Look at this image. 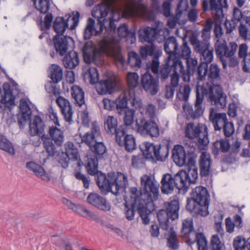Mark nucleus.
Segmentation results:
<instances>
[{
	"label": "nucleus",
	"mask_w": 250,
	"mask_h": 250,
	"mask_svg": "<svg viewBox=\"0 0 250 250\" xmlns=\"http://www.w3.org/2000/svg\"><path fill=\"white\" fill-rule=\"evenodd\" d=\"M102 104L103 108L108 111H112L116 108L115 101L107 98L103 99Z\"/></svg>",
	"instance_id": "680f3d73"
},
{
	"label": "nucleus",
	"mask_w": 250,
	"mask_h": 250,
	"mask_svg": "<svg viewBox=\"0 0 250 250\" xmlns=\"http://www.w3.org/2000/svg\"><path fill=\"white\" fill-rule=\"evenodd\" d=\"M118 122L117 119L113 116H108L104 120V129L109 134H116L118 131H123L120 128L117 129Z\"/></svg>",
	"instance_id": "f704fd0d"
},
{
	"label": "nucleus",
	"mask_w": 250,
	"mask_h": 250,
	"mask_svg": "<svg viewBox=\"0 0 250 250\" xmlns=\"http://www.w3.org/2000/svg\"><path fill=\"white\" fill-rule=\"evenodd\" d=\"M229 46V48L227 46L226 41L219 40L215 44L216 54L222 61L224 68L227 67V64L224 61L223 58L234 55L238 47L237 44L234 42H230Z\"/></svg>",
	"instance_id": "f3484780"
},
{
	"label": "nucleus",
	"mask_w": 250,
	"mask_h": 250,
	"mask_svg": "<svg viewBox=\"0 0 250 250\" xmlns=\"http://www.w3.org/2000/svg\"><path fill=\"white\" fill-rule=\"evenodd\" d=\"M49 76L54 83H58L62 78V69L57 64H52L49 69Z\"/></svg>",
	"instance_id": "4c0bfd02"
},
{
	"label": "nucleus",
	"mask_w": 250,
	"mask_h": 250,
	"mask_svg": "<svg viewBox=\"0 0 250 250\" xmlns=\"http://www.w3.org/2000/svg\"><path fill=\"white\" fill-rule=\"evenodd\" d=\"M53 27L58 35L63 33L66 28L64 19L62 17L57 18L54 21Z\"/></svg>",
	"instance_id": "603ef678"
},
{
	"label": "nucleus",
	"mask_w": 250,
	"mask_h": 250,
	"mask_svg": "<svg viewBox=\"0 0 250 250\" xmlns=\"http://www.w3.org/2000/svg\"><path fill=\"white\" fill-rule=\"evenodd\" d=\"M0 148L11 155L15 154V149L12 143L4 136L0 134Z\"/></svg>",
	"instance_id": "a18cd8bd"
},
{
	"label": "nucleus",
	"mask_w": 250,
	"mask_h": 250,
	"mask_svg": "<svg viewBox=\"0 0 250 250\" xmlns=\"http://www.w3.org/2000/svg\"><path fill=\"white\" fill-rule=\"evenodd\" d=\"M198 177L196 166L188 167V171L182 170L174 176L176 187L179 189L187 188L190 184L196 183Z\"/></svg>",
	"instance_id": "ddd939ff"
},
{
	"label": "nucleus",
	"mask_w": 250,
	"mask_h": 250,
	"mask_svg": "<svg viewBox=\"0 0 250 250\" xmlns=\"http://www.w3.org/2000/svg\"><path fill=\"white\" fill-rule=\"evenodd\" d=\"M186 60L188 65V70L186 72V74L189 76V75L194 70L195 66L197 64V61L196 59L190 57L187 58Z\"/></svg>",
	"instance_id": "e2e57ef3"
},
{
	"label": "nucleus",
	"mask_w": 250,
	"mask_h": 250,
	"mask_svg": "<svg viewBox=\"0 0 250 250\" xmlns=\"http://www.w3.org/2000/svg\"><path fill=\"white\" fill-rule=\"evenodd\" d=\"M165 206L166 208V211L170 219L174 220L178 218L179 204L177 200L173 199L170 202H166Z\"/></svg>",
	"instance_id": "473e14b6"
},
{
	"label": "nucleus",
	"mask_w": 250,
	"mask_h": 250,
	"mask_svg": "<svg viewBox=\"0 0 250 250\" xmlns=\"http://www.w3.org/2000/svg\"><path fill=\"white\" fill-rule=\"evenodd\" d=\"M82 142L87 145L89 148L97 143L100 138V131L99 128L94 127L90 132L86 133L83 136L80 135Z\"/></svg>",
	"instance_id": "c85d7f7f"
},
{
	"label": "nucleus",
	"mask_w": 250,
	"mask_h": 250,
	"mask_svg": "<svg viewBox=\"0 0 250 250\" xmlns=\"http://www.w3.org/2000/svg\"><path fill=\"white\" fill-rule=\"evenodd\" d=\"M118 80L112 72H106L96 84V90L99 94H111L115 90Z\"/></svg>",
	"instance_id": "f8f14e48"
},
{
	"label": "nucleus",
	"mask_w": 250,
	"mask_h": 250,
	"mask_svg": "<svg viewBox=\"0 0 250 250\" xmlns=\"http://www.w3.org/2000/svg\"><path fill=\"white\" fill-rule=\"evenodd\" d=\"M248 47L246 44H242L239 46L238 55L240 58H246L247 57Z\"/></svg>",
	"instance_id": "774afa93"
},
{
	"label": "nucleus",
	"mask_w": 250,
	"mask_h": 250,
	"mask_svg": "<svg viewBox=\"0 0 250 250\" xmlns=\"http://www.w3.org/2000/svg\"><path fill=\"white\" fill-rule=\"evenodd\" d=\"M19 108L20 113L19 115V124L20 125H23L26 121L30 119L29 130L31 134L40 136L43 142L46 151L49 155H52L54 146L50 139L44 134V124L41 118L38 116L32 117L30 108L25 100H21Z\"/></svg>",
	"instance_id": "20e7f679"
},
{
	"label": "nucleus",
	"mask_w": 250,
	"mask_h": 250,
	"mask_svg": "<svg viewBox=\"0 0 250 250\" xmlns=\"http://www.w3.org/2000/svg\"><path fill=\"white\" fill-rule=\"evenodd\" d=\"M49 133L51 139L55 142L56 144L60 145L63 142V132L57 127H50L49 130Z\"/></svg>",
	"instance_id": "a19ab883"
},
{
	"label": "nucleus",
	"mask_w": 250,
	"mask_h": 250,
	"mask_svg": "<svg viewBox=\"0 0 250 250\" xmlns=\"http://www.w3.org/2000/svg\"><path fill=\"white\" fill-rule=\"evenodd\" d=\"M27 168L32 171L35 175L44 181L50 180L49 174L45 170L44 168L34 162H29L26 164Z\"/></svg>",
	"instance_id": "bb28decb"
},
{
	"label": "nucleus",
	"mask_w": 250,
	"mask_h": 250,
	"mask_svg": "<svg viewBox=\"0 0 250 250\" xmlns=\"http://www.w3.org/2000/svg\"><path fill=\"white\" fill-rule=\"evenodd\" d=\"M188 8V2L187 0H181L177 6L176 14V19L174 18H170L167 21V25L171 28H174L178 22L180 24L185 23V13Z\"/></svg>",
	"instance_id": "6ab92c4d"
},
{
	"label": "nucleus",
	"mask_w": 250,
	"mask_h": 250,
	"mask_svg": "<svg viewBox=\"0 0 250 250\" xmlns=\"http://www.w3.org/2000/svg\"><path fill=\"white\" fill-rule=\"evenodd\" d=\"M157 217L161 228L164 229H167L169 215L166 211L164 209L160 210L157 214Z\"/></svg>",
	"instance_id": "8fccbe9b"
},
{
	"label": "nucleus",
	"mask_w": 250,
	"mask_h": 250,
	"mask_svg": "<svg viewBox=\"0 0 250 250\" xmlns=\"http://www.w3.org/2000/svg\"><path fill=\"white\" fill-rule=\"evenodd\" d=\"M172 158L174 163L179 167L185 165L196 166L195 159L191 154L186 153L184 147L181 145L174 146L172 150Z\"/></svg>",
	"instance_id": "2eb2a0df"
},
{
	"label": "nucleus",
	"mask_w": 250,
	"mask_h": 250,
	"mask_svg": "<svg viewBox=\"0 0 250 250\" xmlns=\"http://www.w3.org/2000/svg\"><path fill=\"white\" fill-rule=\"evenodd\" d=\"M240 36L244 40H250V34H248V29L244 25H241L239 27Z\"/></svg>",
	"instance_id": "338daca9"
},
{
	"label": "nucleus",
	"mask_w": 250,
	"mask_h": 250,
	"mask_svg": "<svg viewBox=\"0 0 250 250\" xmlns=\"http://www.w3.org/2000/svg\"><path fill=\"white\" fill-rule=\"evenodd\" d=\"M90 149L85 164L87 172L91 175H98L97 183L103 193L111 192L117 195L127 184L126 176L120 172H110L106 176L99 171L98 162L104 158L106 152V147L103 143L97 142Z\"/></svg>",
	"instance_id": "7ed1b4c3"
},
{
	"label": "nucleus",
	"mask_w": 250,
	"mask_h": 250,
	"mask_svg": "<svg viewBox=\"0 0 250 250\" xmlns=\"http://www.w3.org/2000/svg\"><path fill=\"white\" fill-rule=\"evenodd\" d=\"M242 19L247 23H250V11H245L242 13L239 9L235 8L233 10V20L238 21Z\"/></svg>",
	"instance_id": "de8ad7c7"
},
{
	"label": "nucleus",
	"mask_w": 250,
	"mask_h": 250,
	"mask_svg": "<svg viewBox=\"0 0 250 250\" xmlns=\"http://www.w3.org/2000/svg\"><path fill=\"white\" fill-rule=\"evenodd\" d=\"M143 88L151 95L156 94L158 91V80L154 78L148 72L145 73L142 78Z\"/></svg>",
	"instance_id": "b1692460"
},
{
	"label": "nucleus",
	"mask_w": 250,
	"mask_h": 250,
	"mask_svg": "<svg viewBox=\"0 0 250 250\" xmlns=\"http://www.w3.org/2000/svg\"><path fill=\"white\" fill-rule=\"evenodd\" d=\"M207 96L212 104H215L220 107L226 106L227 104V96L222 91V89L218 84H209L207 83L203 86L198 85L196 89V101L194 116L201 115L204 110L201 106L203 96Z\"/></svg>",
	"instance_id": "39448f33"
},
{
	"label": "nucleus",
	"mask_w": 250,
	"mask_h": 250,
	"mask_svg": "<svg viewBox=\"0 0 250 250\" xmlns=\"http://www.w3.org/2000/svg\"><path fill=\"white\" fill-rule=\"evenodd\" d=\"M209 119L213 124L215 130H220L222 126H224L225 123L227 122L226 113H215L213 109H211L210 111Z\"/></svg>",
	"instance_id": "7c9ffc66"
},
{
	"label": "nucleus",
	"mask_w": 250,
	"mask_h": 250,
	"mask_svg": "<svg viewBox=\"0 0 250 250\" xmlns=\"http://www.w3.org/2000/svg\"><path fill=\"white\" fill-rule=\"evenodd\" d=\"M172 68L174 69V74H172L171 78V84L172 86L175 87L177 85L179 82V74L182 75L184 81L189 80V77L186 74L184 66L180 60L173 61L170 66V71H171Z\"/></svg>",
	"instance_id": "412c9836"
},
{
	"label": "nucleus",
	"mask_w": 250,
	"mask_h": 250,
	"mask_svg": "<svg viewBox=\"0 0 250 250\" xmlns=\"http://www.w3.org/2000/svg\"><path fill=\"white\" fill-rule=\"evenodd\" d=\"M210 250H226L224 243L221 241L217 234H213L211 237Z\"/></svg>",
	"instance_id": "49530a36"
},
{
	"label": "nucleus",
	"mask_w": 250,
	"mask_h": 250,
	"mask_svg": "<svg viewBox=\"0 0 250 250\" xmlns=\"http://www.w3.org/2000/svg\"><path fill=\"white\" fill-rule=\"evenodd\" d=\"M219 72L220 69L218 66L215 64H211L208 73L209 78L212 81L218 79L219 78Z\"/></svg>",
	"instance_id": "13d9d810"
},
{
	"label": "nucleus",
	"mask_w": 250,
	"mask_h": 250,
	"mask_svg": "<svg viewBox=\"0 0 250 250\" xmlns=\"http://www.w3.org/2000/svg\"><path fill=\"white\" fill-rule=\"evenodd\" d=\"M138 131L142 135L147 134L152 137H157L160 134V129L156 123L150 119L146 121L143 117L136 119Z\"/></svg>",
	"instance_id": "dca6fc26"
},
{
	"label": "nucleus",
	"mask_w": 250,
	"mask_h": 250,
	"mask_svg": "<svg viewBox=\"0 0 250 250\" xmlns=\"http://www.w3.org/2000/svg\"><path fill=\"white\" fill-rule=\"evenodd\" d=\"M208 72V65L206 63H201L198 68V74L199 79L202 80L205 76L207 75Z\"/></svg>",
	"instance_id": "0e129e2a"
},
{
	"label": "nucleus",
	"mask_w": 250,
	"mask_h": 250,
	"mask_svg": "<svg viewBox=\"0 0 250 250\" xmlns=\"http://www.w3.org/2000/svg\"><path fill=\"white\" fill-rule=\"evenodd\" d=\"M162 191L164 193H170L176 186L175 178H173L170 174H166L163 175L161 181Z\"/></svg>",
	"instance_id": "2f4dec72"
},
{
	"label": "nucleus",
	"mask_w": 250,
	"mask_h": 250,
	"mask_svg": "<svg viewBox=\"0 0 250 250\" xmlns=\"http://www.w3.org/2000/svg\"><path fill=\"white\" fill-rule=\"evenodd\" d=\"M82 75L84 81L91 84H96L99 80L97 69L94 67H90L88 65L83 68Z\"/></svg>",
	"instance_id": "cd10ccee"
},
{
	"label": "nucleus",
	"mask_w": 250,
	"mask_h": 250,
	"mask_svg": "<svg viewBox=\"0 0 250 250\" xmlns=\"http://www.w3.org/2000/svg\"><path fill=\"white\" fill-rule=\"evenodd\" d=\"M177 44L176 39L173 37H169L166 41L164 45L166 52L169 55L166 63L163 65L160 70V75L163 79L168 77L170 69V66L173 61L180 60L176 57Z\"/></svg>",
	"instance_id": "9b49d317"
},
{
	"label": "nucleus",
	"mask_w": 250,
	"mask_h": 250,
	"mask_svg": "<svg viewBox=\"0 0 250 250\" xmlns=\"http://www.w3.org/2000/svg\"><path fill=\"white\" fill-rule=\"evenodd\" d=\"M36 8L42 13H46L49 10L51 0H32Z\"/></svg>",
	"instance_id": "09e8293b"
},
{
	"label": "nucleus",
	"mask_w": 250,
	"mask_h": 250,
	"mask_svg": "<svg viewBox=\"0 0 250 250\" xmlns=\"http://www.w3.org/2000/svg\"><path fill=\"white\" fill-rule=\"evenodd\" d=\"M168 35V31L164 28L156 32V29L152 27H145L140 30L139 38L141 42H146L148 43L147 45L142 47L140 49V54L143 58L148 55H153L155 54L157 56L161 54V51L155 50V48L152 42L157 40L159 42L165 41Z\"/></svg>",
	"instance_id": "423d86ee"
},
{
	"label": "nucleus",
	"mask_w": 250,
	"mask_h": 250,
	"mask_svg": "<svg viewBox=\"0 0 250 250\" xmlns=\"http://www.w3.org/2000/svg\"><path fill=\"white\" fill-rule=\"evenodd\" d=\"M65 22L66 27L74 29L78 25L80 14L79 12H73L71 15L65 16Z\"/></svg>",
	"instance_id": "37998d69"
},
{
	"label": "nucleus",
	"mask_w": 250,
	"mask_h": 250,
	"mask_svg": "<svg viewBox=\"0 0 250 250\" xmlns=\"http://www.w3.org/2000/svg\"><path fill=\"white\" fill-rule=\"evenodd\" d=\"M125 131H118L116 132V140L120 146H124L127 151H132L136 147L135 139L132 135H125Z\"/></svg>",
	"instance_id": "5701e85b"
},
{
	"label": "nucleus",
	"mask_w": 250,
	"mask_h": 250,
	"mask_svg": "<svg viewBox=\"0 0 250 250\" xmlns=\"http://www.w3.org/2000/svg\"><path fill=\"white\" fill-rule=\"evenodd\" d=\"M126 81L129 87L134 88L139 83V76L135 72H128L126 76Z\"/></svg>",
	"instance_id": "6e6d98bb"
},
{
	"label": "nucleus",
	"mask_w": 250,
	"mask_h": 250,
	"mask_svg": "<svg viewBox=\"0 0 250 250\" xmlns=\"http://www.w3.org/2000/svg\"><path fill=\"white\" fill-rule=\"evenodd\" d=\"M54 44L56 52L63 56L68 50L69 46L74 44V41L70 37L57 35L54 38Z\"/></svg>",
	"instance_id": "4be33fe9"
},
{
	"label": "nucleus",
	"mask_w": 250,
	"mask_h": 250,
	"mask_svg": "<svg viewBox=\"0 0 250 250\" xmlns=\"http://www.w3.org/2000/svg\"><path fill=\"white\" fill-rule=\"evenodd\" d=\"M233 245L235 250H246L248 246L247 239L242 236H238L234 239Z\"/></svg>",
	"instance_id": "3c124183"
},
{
	"label": "nucleus",
	"mask_w": 250,
	"mask_h": 250,
	"mask_svg": "<svg viewBox=\"0 0 250 250\" xmlns=\"http://www.w3.org/2000/svg\"><path fill=\"white\" fill-rule=\"evenodd\" d=\"M128 63L132 67H139L141 65V61L137 53L131 52L128 54Z\"/></svg>",
	"instance_id": "4d7b16f0"
},
{
	"label": "nucleus",
	"mask_w": 250,
	"mask_h": 250,
	"mask_svg": "<svg viewBox=\"0 0 250 250\" xmlns=\"http://www.w3.org/2000/svg\"><path fill=\"white\" fill-rule=\"evenodd\" d=\"M18 93L17 85L11 87L8 83H4L2 90L0 88V108L3 105L10 107L14 105L15 96Z\"/></svg>",
	"instance_id": "a211bd4d"
},
{
	"label": "nucleus",
	"mask_w": 250,
	"mask_h": 250,
	"mask_svg": "<svg viewBox=\"0 0 250 250\" xmlns=\"http://www.w3.org/2000/svg\"><path fill=\"white\" fill-rule=\"evenodd\" d=\"M139 109H136L134 107H129L124 110L123 114H124L123 121L125 125L126 126H130L134 123L135 121V114L137 110L139 111Z\"/></svg>",
	"instance_id": "79ce46f5"
},
{
	"label": "nucleus",
	"mask_w": 250,
	"mask_h": 250,
	"mask_svg": "<svg viewBox=\"0 0 250 250\" xmlns=\"http://www.w3.org/2000/svg\"><path fill=\"white\" fill-rule=\"evenodd\" d=\"M87 202L104 211H108L111 209L110 203L107 200L96 193H91L87 198Z\"/></svg>",
	"instance_id": "aec40b11"
},
{
	"label": "nucleus",
	"mask_w": 250,
	"mask_h": 250,
	"mask_svg": "<svg viewBox=\"0 0 250 250\" xmlns=\"http://www.w3.org/2000/svg\"><path fill=\"white\" fill-rule=\"evenodd\" d=\"M84 105L80 106L78 109V123L83 124V125H87L89 123L90 120L88 116V113Z\"/></svg>",
	"instance_id": "c03bdc74"
},
{
	"label": "nucleus",
	"mask_w": 250,
	"mask_h": 250,
	"mask_svg": "<svg viewBox=\"0 0 250 250\" xmlns=\"http://www.w3.org/2000/svg\"><path fill=\"white\" fill-rule=\"evenodd\" d=\"M140 0H103V2L95 7L92 12L93 17L98 19L95 25L94 21L89 19L84 33L86 40L92 35L99 34L104 30L106 22L110 28L109 36H105L99 42L97 47L91 42H87L83 48V55L84 61L90 63L101 60V55L105 54L112 57L118 67H122L125 63V60L120 52L118 42L113 39L110 34L114 30V21L122 17L129 18L138 16L148 20L152 18L146 7L141 4ZM109 32V29H105Z\"/></svg>",
	"instance_id": "f257e3e1"
},
{
	"label": "nucleus",
	"mask_w": 250,
	"mask_h": 250,
	"mask_svg": "<svg viewBox=\"0 0 250 250\" xmlns=\"http://www.w3.org/2000/svg\"><path fill=\"white\" fill-rule=\"evenodd\" d=\"M155 111V107L152 104H149L145 107H143L142 105V108L139 110V111L143 116H145L146 117L152 118L154 115Z\"/></svg>",
	"instance_id": "bf43d9fd"
},
{
	"label": "nucleus",
	"mask_w": 250,
	"mask_h": 250,
	"mask_svg": "<svg viewBox=\"0 0 250 250\" xmlns=\"http://www.w3.org/2000/svg\"><path fill=\"white\" fill-rule=\"evenodd\" d=\"M210 9L215 11L216 17L219 21L223 17V11L221 8L227 7V0H218L219 4H217L215 0H209Z\"/></svg>",
	"instance_id": "c9c22d12"
},
{
	"label": "nucleus",
	"mask_w": 250,
	"mask_h": 250,
	"mask_svg": "<svg viewBox=\"0 0 250 250\" xmlns=\"http://www.w3.org/2000/svg\"><path fill=\"white\" fill-rule=\"evenodd\" d=\"M211 164L209 154L206 152H202L200 160V173L202 176H206L209 174Z\"/></svg>",
	"instance_id": "c756f323"
},
{
	"label": "nucleus",
	"mask_w": 250,
	"mask_h": 250,
	"mask_svg": "<svg viewBox=\"0 0 250 250\" xmlns=\"http://www.w3.org/2000/svg\"><path fill=\"white\" fill-rule=\"evenodd\" d=\"M116 108L118 113L123 114L124 110L130 106L136 109H141L142 102L139 98H136L133 92L125 91L120 94L115 100Z\"/></svg>",
	"instance_id": "9d476101"
},
{
	"label": "nucleus",
	"mask_w": 250,
	"mask_h": 250,
	"mask_svg": "<svg viewBox=\"0 0 250 250\" xmlns=\"http://www.w3.org/2000/svg\"><path fill=\"white\" fill-rule=\"evenodd\" d=\"M186 136L189 139H197V145L201 149H205L209 143L207 126L203 124H188L185 128Z\"/></svg>",
	"instance_id": "1a4fd4ad"
},
{
	"label": "nucleus",
	"mask_w": 250,
	"mask_h": 250,
	"mask_svg": "<svg viewBox=\"0 0 250 250\" xmlns=\"http://www.w3.org/2000/svg\"><path fill=\"white\" fill-rule=\"evenodd\" d=\"M72 209L81 216L86 218H92L94 216L93 212L80 205L75 204Z\"/></svg>",
	"instance_id": "864d4df0"
},
{
	"label": "nucleus",
	"mask_w": 250,
	"mask_h": 250,
	"mask_svg": "<svg viewBox=\"0 0 250 250\" xmlns=\"http://www.w3.org/2000/svg\"><path fill=\"white\" fill-rule=\"evenodd\" d=\"M181 234L183 239L189 245L196 242L198 250H208L206 238L203 233H195L191 219H187L183 221Z\"/></svg>",
	"instance_id": "6e6552de"
},
{
	"label": "nucleus",
	"mask_w": 250,
	"mask_h": 250,
	"mask_svg": "<svg viewBox=\"0 0 250 250\" xmlns=\"http://www.w3.org/2000/svg\"><path fill=\"white\" fill-rule=\"evenodd\" d=\"M190 42L193 46L195 50L201 54L203 59L205 61L204 62V63L207 64L211 62L213 59L212 52L208 48L206 45L200 43L198 40L195 38L190 39Z\"/></svg>",
	"instance_id": "a878e982"
},
{
	"label": "nucleus",
	"mask_w": 250,
	"mask_h": 250,
	"mask_svg": "<svg viewBox=\"0 0 250 250\" xmlns=\"http://www.w3.org/2000/svg\"><path fill=\"white\" fill-rule=\"evenodd\" d=\"M65 154L66 157L64 159H60L59 162L63 167H66L69 163H72L73 166L76 168L82 167L83 163L81 160L77 148L71 142H67L65 144Z\"/></svg>",
	"instance_id": "4468645a"
},
{
	"label": "nucleus",
	"mask_w": 250,
	"mask_h": 250,
	"mask_svg": "<svg viewBox=\"0 0 250 250\" xmlns=\"http://www.w3.org/2000/svg\"><path fill=\"white\" fill-rule=\"evenodd\" d=\"M141 185L143 193L137 188H131L125 196V214L128 220L134 217L135 209L138 210L145 224L149 222V215L155 209L154 201L159 195V185L154 178L148 175L141 177Z\"/></svg>",
	"instance_id": "f03ea898"
},
{
	"label": "nucleus",
	"mask_w": 250,
	"mask_h": 250,
	"mask_svg": "<svg viewBox=\"0 0 250 250\" xmlns=\"http://www.w3.org/2000/svg\"><path fill=\"white\" fill-rule=\"evenodd\" d=\"M63 64L65 67L68 69L75 68L80 62L78 54L75 51H71L63 59Z\"/></svg>",
	"instance_id": "72a5a7b5"
},
{
	"label": "nucleus",
	"mask_w": 250,
	"mask_h": 250,
	"mask_svg": "<svg viewBox=\"0 0 250 250\" xmlns=\"http://www.w3.org/2000/svg\"><path fill=\"white\" fill-rule=\"evenodd\" d=\"M224 132L226 137L230 136L234 132L233 125L231 122L225 123L224 126Z\"/></svg>",
	"instance_id": "69168bd1"
},
{
	"label": "nucleus",
	"mask_w": 250,
	"mask_h": 250,
	"mask_svg": "<svg viewBox=\"0 0 250 250\" xmlns=\"http://www.w3.org/2000/svg\"><path fill=\"white\" fill-rule=\"evenodd\" d=\"M71 93L72 97L80 106L84 105L85 107L84 92L80 86L76 85H73L71 89Z\"/></svg>",
	"instance_id": "58836bf2"
},
{
	"label": "nucleus",
	"mask_w": 250,
	"mask_h": 250,
	"mask_svg": "<svg viewBox=\"0 0 250 250\" xmlns=\"http://www.w3.org/2000/svg\"><path fill=\"white\" fill-rule=\"evenodd\" d=\"M169 154V150L167 146L164 145H155L154 157L160 161H165Z\"/></svg>",
	"instance_id": "e433bc0d"
},
{
	"label": "nucleus",
	"mask_w": 250,
	"mask_h": 250,
	"mask_svg": "<svg viewBox=\"0 0 250 250\" xmlns=\"http://www.w3.org/2000/svg\"><path fill=\"white\" fill-rule=\"evenodd\" d=\"M155 147V145L148 142H143L140 146L143 155L147 159H151L154 158Z\"/></svg>",
	"instance_id": "ea45409f"
},
{
	"label": "nucleus",
	"mask_w": 250,
	"mask_h": 250,
	"mask_svg": "<svg viewBox=\"0 0 250 250\" xmlns=\"http://www.w3.org/2000/svg\"><path fill=\"white\" fill-rule=\"evenodd\" d=\"M190 92V88L189 85H185L184 87H180L177 96L179 98L186 101L188 100Z\"/></svg>",
	"instance_id": "052dcab7"
},
{
	"label": "nucleus",
	"mask_w": 250,
	"mask_h": 250,
	"mask_svg": "<svg viewBox=\"0 0 250 250\" xmlns=\"http://www.w3.org/2000/svg\"><path fill=\"white\" fill-rule=\"evenodd\" d=\"M167 235L168 246L172 249H177L178 246V243L175 232L172 229H170Z\"/></svg>",
	"instance_id": "5fc2aeb1"
},
{
	"label": "nucleus",
	"mask_w": 250,
	"mask_h": 250,
	"mask_svg": "<svg viewBox=\"0 0 250 250\" xmlns=\"http://www.w3.org/2000/svg\"><path fill=\"white\" fill-rule=\"evenodd\" d=\"M56 103L61 108L65 121L70 123L72 121L73 112L69 102L62 97H59Z\"/></svg>",
	"instance_id": "393cba45"
},
{
	"label": "nucleus",
	"mask_w": 250,
	"mask_h": 250,
	"mask_svg": "<svg viewBox=\"0 0 250 250\" xmlns=\"http://www.w3.org/2000/svg\"><path fill=\"white\" fill-rule=\"evenodd\" d=\"M209 196L207 189L199 186L194 188L191 199L188 200L187 208L190 212L206 216L208 214Z\"/></svg>",
	"instance_id": "0eeeda50"
}]
</instances>
